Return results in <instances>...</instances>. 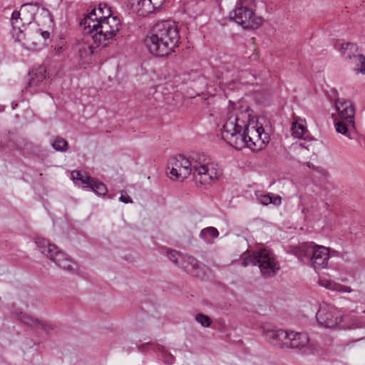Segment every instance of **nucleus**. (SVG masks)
I'll list each match as a JSON object with an SVG mask.
<instances>
[{
  "label": "nucleus",
  "mask_w": 365,
  "mask_h": 365,
  "mask_svg": "<svg viewBox=\"0 0 365 365\" xmlns=\"http://www.w3.org/2000/svg\"><path fill=\"white\" fill-rule=\"evenodd\" d=\"M250 114L249 109H233L228 111L222 128V138L237 148L239 137L246 123L250 120Z\"/></svg>",
  "instance_id": "f257e3e1"
},
{
  "label": "nucleus",
  "mask_w": 365,
  "mask_h": 365,
  "mask_svg": "<svg viewBox=\"0 0 365 365\" xmlns=\"http://www.w3.org/2000/svg\"><path fill=\"white\" fill-rule=\"evenodd\" d=\"M242 264L244 267L258 265L262 276L265 279L274 277L280 269L275 255L267 249L254 252L245 257Z\"/></svg>",
  "instance_id": "f03ea898"
},
{
  "label": "nucleus",
  "mask_w": 365,
  "mask_h": 365,
  "mask_svg": "<svg viewBox=\"0 0 365 365\" xmlns=\"http://www.w3.org/2000/svg\"><path fill=\"white\" fill-rule=\"evenodd\" d=\"M106 9L107 18L101 20L98 32L92 36L93 43L96 47L102 46L106 47L113 41L122 27L120 20L117 16L110 15V9L107 5H104Z\"/></svg>",
  "instance_id": "7ed1b4c3"
},
{
  "label": "nucleus",
  "mask_w": 365,
  "mask_h": 365,
  "mask_svg": "<svg viewBox=\"0 0 365 365\" xmlns=\"http://www.w3.org/2000/svg\"><path fill=\"white\" fill-rule=\"evenodd\" d=\"M264 131L262 126L255 125L254 118L250 114V120L246 123V125L239 137L238 147H247L252 150L262 149L261 133Z\"/></svg>",
  "instance_id": "20e7f679"
},
{
  "label": "nucleus",
  "mask_w": 365,
  "mask_h": 365,
  "mask_svg": "<svg viewBox=\"0 0 365 365\" xmlns=\"http://www.w3.org/2000/svg\"><path fill=\"white\" fill-rule=\"evenodd\" d=\"M263 335L266 340L283 341L288 340L289 341H299L300 342H309V338L305 331H296L294 330H283L277 329L271 325H264L262 327Z\"/></svg>",
  "instance_id": "39448f33"
},
{
  "label": "nucleus",
  "mask_w": 365,
  "mask_h": 365,
  "mask_svg": "<svg viewBox=\"0 0 365 365\" xmlns=\"http://www.w3.org/2000/svg\"><path fill=\"white\" fill-rule=\"evenodd\" d=\"M230 19L245 29H255L262 24V19L246 6H237L230 13Z\"/></svg>",
  "instance_id": "423d86ee"
},
{
  "label": "nucleus",
  "mask_w": 365,
  "mask_h": 365,
  "mask_svg": "<svg viewBox=\"0 0 365 365\" xmlns=\"http://www.w3.org/2000/svg\"><path fill=\"white\" fill-rule=\"evenodd\" d=\"M168 169L170 170V178L179 181H182L191 174L188 158L181 155L170 160Z\"/></svg>",
  "instance_id": "0eeeda50"
},
{
  "label": "nucleus",
  "mask_w": 365,
  "mask_h": 365,
  "mask_svg": "<svg viewBox=\"0 0 365 365\" xmlns=\"http://www.w3.org/2000/svg\"><path fill=\"white\" fill-rule=\"evenodd\" d=\"M153 28L155 33L162 36L164 41L169 43L174 48L178 46L180 35L174 21L167 20L158 22Z\"/></svg>",
  "instance_id": "6e6552de"
},
{
  "label": "nucleus",
  "mask_w": 365,
  "mask_h": 365,
  "mask_svg": "<svg viewBox=\"0 0 365 365\" xmlns=\"http://www.w3.org/2000/svg\"><path fill=\"white\" fill-rule=\"evenodd\" d=\"M145 45L150 53L157 56H166L175 49L169 43L164 41L162 36L155 32L154 28L145 38Z\"/></svg>",
  "instance_id": "1a4fd4ad"
},
{
  "label": "nucleus",
  "mask_w": 365,
  "mask_h": 365,
  "mask_svg": "<svg viewBox=\"0 0 365 365\" xmlns=\"http://www.w3.org/2000/svg\"><path fill=\"white\" fill-rule=\"evenodd\" d=\"M341 312L328 304L320 306L317 312L316 317L318 323L326 328H334L339 327Z\"/></svg>",
  "instance_id": "9d476101"
},
{
  "label": "nucleus",
  "mask_w": 365,
  "mask_h": 365,
  "mask_svg": "<svg viewBox=\"0 0 365 365\" xmlns=\"http://www.w3.org/2000/svg\"><path fill=\"white\" fill-rule=\"evenodd\" d=\"M71 179L76 184L82 185L86 187H90L98 195H104L108 191L105 184L99 182L93 178H91L86 173H82L80 171L74 170L71 172Z\"/></svg>",
  "instance_id": "9b49d317"
},
{
  "label": "nucleus",
  "mask_w": 365,
  "mask_h": 365,
  "mask_svg": "<svg viewBox=\"0 0 365 365\" xmlns=\"http://www.w3.org/2000/svg\"><path fill=\"white\" fill-rule=\"evenodd\" d=\"M128 2L139 16H146L161 9L165 0H128Z\"/></svg>",
  "instance_id": "f8f14e48"
},
{
  "label": "nucleus",
  "mask_w": 365,
  "mask_h": 365,
  "mask_svg": "<svg viewBox=\"0 0 365 365\" xmlns=\"http://www.w3.org/2000/svg\"><path fill=\"white\" fill-rule=\"evenodd\" d=\"M46 70L44 66H38L34 69L30 73V79L26 90L30 93H36L44 90L47 85Z\"/></svg>",
  "instance_id": "ddd939ff"
},
{
  "label": "nucleus",
  "mask_w": 365,
  "mask_h": 365,
  "mask_svg": "<svg viewBox=\"0 0 365 365\" xmlns=\"http://www.w3.org/2000/svg\"><path fill=\"white\" fill-rule=\"evenodd\" d=\"M222 175L221 170L217 164L213 163L207 165L205 169L199 171L193 177L196 183L200 185H210Z\"/></svg>",
  "instance_id": "4468645a"
},
{
  "label": "nucleus",
  "mask_w": 365,
  "mask_h": 365,
  "mask_svg": "<svg viewBox=\"0 0 365 365\" xmlns=\"http://www.w3.org/2000/svg\"><path fill=\"white\" fill-rule=\"evenodd\" d=\"M329 259V249L315 244L314 250L311 257L310 264L315 269H324L327 266Z\"/></svg>",
  "instance_id": "2eb2a0df"
},
{
  "label": "nucleus",
  "mask_w": 365,
  "mask_h": 365,
  "mask_svg": "<svg viewBox=\"0 0 365 365\" xmlns=\"http://www.w3.org/2000/svg\"><path fill=\"white\" fill-rule=\"evenodd\" d=\"M335 106L341 120H346L354 128L355 110L352 103L346 100L336 99Z\"/></svg>",
  "instance_id": "dca6fc26"
},
{
  "label": "nucleus",
  "mask_w": 365,
  "mask_h": 365,
  "mask_svg": "<svg viewBox=\"0 0 365 365\" xmlns=\"http://www.w3.org/2000/svg\"><path fill=\"white\" fill-rule=\"evenodd\" d=\"M95 12L96 10L92 9L80 21V25L83 30L84 34L91 35V37L96 32H98V27L101 22V21L98 19Z\"/></svg>",
  "instance_id": "f3484780"
},
{
  "label": "nucleus",
  "mask_w": 365,
  "mask_h": 365,
  "mask_svg": "<svg viewBox=\"0 0 365 365\" xmlns=\"http://www.w3.org/2000/svg\"><path fill=\"white\" fill-rule=\"evenodd\" d=\"M179 267L192 276L201 277L203 274L199 262L193 257L184 255L183 259L180 261Z\"/></svg>",
  "instance_id": "a211bd4d"
},
{
  "label": "nucleus",
  "mask_w": 365,
  "mask_h": 365,
  "mask_svg": "<svg viewBox=\"0 0 365 365\" xmlns=\"http://www.w3.org/2000/svg\"><path fill=\"white\" fill-rule=\"evenodd\" d=\"M190 163L191 173L193 177L201 170L212 163L210 158L204 153H192L188 158Z\"/></svg>",
  "instance_id": "6ab92c4d"
},
{
  "label": "nucleus",
  "mask_w": 365,
  "mask_h": 365,
  "mask_svg": "<svg viewBox=\"0 0 365 365\" xmlns=\"http://www.w3.org/2000/svg\"><path fill=\"white\" fill-rule=\"evenodd\" d=\"M21 13L19 11H14L11 14V25L12 26L11 34L12 36L15 38L16 41L21 42L23 41H26V43H29V40L26 39V35L24 34L26 29V27H23L21 22L20 21L21 19Z\"/></svg>",
  "instance_id": "aec40b11"
},
{
  "label": "nucleus",
  "mask_w": 365,
  "mask_h": 365,
  "mask_svg": "<svg viewBox=\"0 0 365 365\" xmlns=\"http://www.w3.org/2000/svg\"><path fill=\"white\" fill-rule=\"evenodd\" d=\"M16 318L23 324L33 328H41L47 332L48 331V330L52 329V327L51 324L46 323V322L40 321L38 319H35L33 317L28 315L25 313L21 312L19 314L17 315Z\"/></svg>",
  "instance_id": "412c9836"
},
{
  "label": "nucleus",
  "mask_w": 365,
  "mask_h": 365,
  "mask_svg": "<svg viewBox=\"0 0 365 365\" xmlns=\"http://www.w3.org/2000/svg\"><path fill=\"white\" fill-rule=\"evenodd\" d=\"M16 318L23 324L33 328H41L47 332L48 331V330L52 329V327L51 324L46 323V322L40 321L38 319H35L33 317L28 315L25 313L21 312L19 314L17 315Z\"/></svg>",
  "instance_id": "4be33fe9"
},
{
  "label": "nucleus",
  "mask_w": 365,
  "mask_h": 365,
  "mask_svg": "<svg viewBox=\"0 0 365 365\" xmlns=\"http://www.w3.org/2000/svg\"><path fill=\"white\" fill-rule=\"evenodd\" d=\"M340 323L339 324V327L340 329H355L361 327L363 326V323L360 322L354 314L351 313H349L346 314H342L341 313V317L339 318Z\"/></svg>",
  "instance_id": "5701e85b"
},
{
  "label": "nucleus",
  "mask_w": 365,
  "mask_h": 365,
  "mask_svg": "<svg viewBox=\"0 0 365 365\" xmlns=\"http://www.w3.org/2000/svg\"><path fill=\"white\" fill-rule=\"evenodd\" d=\"M282 349H297L299 353L305 355L315 354L317 352V344H280Z\"/></svg>",
  "instance_id": "b1692460"
},
{
  "label": "nucleus",
  "mask_w": 365,
  "mask_h": 365,
  "mask_svg": "<svg viewBox=\"0 0 365 365\" xmlns=\"http://www.w3.org/2000/svg\"><path fill=\"white\" fill-rule=\"evenodd\" d=\"M315 244L314 242H305L299 247L297 252V257L303 262H310L311 257L314 250Z\"/></svg>",
  "instance_id": "393cba45"
},
{
  "label": "nucleus",
  "mask_w": 365,
  "mask_h": 365,
  "mask_svg": "<svg viewBox=\"0 0 365 365\" xmlns=\"http://www.w3.org/2000/svg\"><path fill=\"white\" fill-rule=\"evenodd\" d=\"M292 135L296 138L306 139L308 135V130L305 125V122L297 118L292 124Z\"/></svg>",
  "instance_id": "a878e982"
},
{
  "label": "nucleus",
  "mask_w": 365,
  "mask_h": 365,
  "mask_svg": "<svg viewBox=\"0 0 365 365\" xmlns=\"http://www.w3.org/2000/svg\"><path fill=\"white\" fill-rule=\"evenodd\" d=\"M21 19L22 26L29 25L34 20L35 9L32 4H26L21 6Z\"/></svg>",
  "instance_id": "bb28decb"
},
{
  "label": "nucleus",
  "mask_w": 365,
  "mask_h": 365,
  "mask_svg": "<svg viewBox=\"0 0 365 365\" xmlns=\"http://www.w3.org/2000/svg\"><path fill=\"white\" fill-rule=\"evenodd\" d=\"M35 242L41 253L45 255L47 257L51 256V254L57 249L55 245L51 244L48 240L43 237H36Z\"/></svg>",
  "instance_id": "cd10ccee"
},
{
  "label": "nucleus",
  "mask_w": 365,
  "mask_h": 365,
  "mask_svg": "<svg viewBox=\"0 0 365 365\" xmlns=\"http://www.w3.org/2000/svg\"><path fill=\"white\" fill-rule=\"evenodd\" d=\"M340 51L344 59L349 61L353 58V56L358 53V47L355 43H342Z\"/></svg>",
  "instance_id": "c85d7f7f"
},
{
  "label": "nucleus",
  "mask_w": 365,
  "mask_h": 365,
  "mask_svg": "<svg viewBox=\"0 0 365 365\" xmlns=\"http://www.w3.org/2000/svg\"><path fill=\"white\" fill-rule=\"evenodd\" d=\"M347 62L354 66V69L356 72L365 73V56L364 55L357 53Z\"/></svg>",
  "instance_id": "c756f323"
},
{
  "label": "nucleus",
  "mask_w": 365,
  "mask_h": 365,
  "mask_svg": "<svg viewBox=\"0 0 365 365\" xmlns=\"http://www.w3.org/2000/svg\"><path fill=\"white\" fill-rule=\"evenodd\" d=\"M335 126L338 133L347 136L349 139L353 138L351 135V130H354L355 126L352 128L351 125H349V123L344 120H341V121L336 123Z\"/></svg>",
  "instance_id": "7c9ffc66"
},
{
  "label": "nucleus",
  "mask_w": 365,
  "mask_h": 365,
  "mask_svg": "<svg viewBox=\"0 0 365 365\" xmlns=\"http://www.w3.org/2000/svg\"><path fill=\"white\" fill-rule=\"evenodd\" d=\"M61 269L74 273L78 271V265L69 256L56 264Z\"/></svg>",
  "instance_id": "2f4dec72"
},
{
  "label": "nucleus",
  "mask_w": 365,
  "mask_h": 365,
  "mask_svg": "<svg viewBox=\"0 0 365 365\" xmlns=\"http://www.w3.org/2000/svg\"><path fill=\"white\" fill-rule=\"evenodd\" d=\"M218 235V230L213 227H209L203 229L200 234V237L207 242L217 237Z\"/></svg>",
  "instance_id": "473e14b6"
},
{
  "label": "nucleus",
  "mask_w": 365,
  "mask_h": 365,
  "mask_svg": "<svg viewBox=\"0 0 365 365\" xmlns=\"http://www.w3.org/2000/svg\"><path fill=\"white\" fill-rule=\"evenodd\" d=\"M53 148L59 152H66L68 149V142L60 136H56L51 141Z\"/></svg>",
  "instance_id": "72a5a7b5"
},
{
  "label": "nucleus",
  "mask_w": 365,
  "mask_h": 365,
  "mask_svg": "<svg viewBox=\"0 0 365 365\" xmlns=\"http://www.w3.org/2000/svg\"><path fill=\"white\" fill-rule=\"evenodd\" d=\"M158 351L161 353L162 359L165 363L171 364L175 361V357L172 354L168 351L163 344H158Z\"/></svg>",
  "instance_id": "f704fd0d"
},
{
  "label": "nucleus",
  "mask_w": 365,
  "mask_h": 365,
  "mask_svg": "<svg viewBox=\"0 0 365 365\" xmlns=\"http://www.w3.org/2000/svg\"><path fill=\"white\" fill-rule=\"evenodd\" d=\"M167 255L169 259L178 267L180 263V261L183 259L184 256V255L180 253L176 250H168L167 252Z\"/></svg>",
  "instance_id": "c9c22d12"
},
{
  "label": "nucleus",
  "mask_w": 365,
  "mask_h": 365,
  "mask_svg": "<svg viewBox=\"0 0 365 365\" xmlns=\"http://www.w3.org/2000/svg\"><path fill=\"white\" fill-rule=\"evenodd\" d=\"M68 256L65 252L58 250L57 248L55 251H53V252L51 254V256H48V258L55 262L56 264H57L59 263V262L63 261Z\"/></svg>",
  "instance_id": "e433bc0d"
},
{
  "label": "nucleus",
  "mask_w": 365,
  "mask_h": 365,
  "mask_svg": "<svg viewBox=\"0 0 365 365\" xmlns=\"http://www.w3.org/2000/svg\"><path fill=\"white\" fill-rule=\"evenodd\" d=\"M95 48L96 47H94L93 45L86 43L80 44L79 52L81 56H83V55H92L94 53Z\"/></svg>",
  "instance_id": "4c0bfd02"
},
{
  "label": "nucleus",
  "mask_w": 365,
  "mask_h": 365,
  "mask_svg": "<svg viewBox=\"0 0 365 365\" xmlns=\"http://www.w3.org/2000/svg\"><path fill=\"white\" fill-rule=\"evenodd\" d=\"M195 320L204 327H208L212 323L211 319L203 314H197L195 315Z\"/></svg>",
  "instance_id": "58836bf2"
},
{
  "label": "nucleus",
  "mask_w": 365,
  "mask_h": 365,
  "mask_svg": "<svg viewBox=\"0 0 365 365\" xmlns=\"http://www.w3.org/2000/svg\"><path fill=\"white\" fill-rule=\"evenodd\" d=\"M104 5L105 4H100L97 9H93L96 10L95 13L100 21L103 20V19L107 18L108 16V14H106V9L104 8Z\"/></svg>",
  "instance_id": "ea45409f"
},
{
  "label": "nucleus",
  "mask_w": 365,
  "mask_h": 365,
  "mask_svg": "<svg viewBox=\"0 0 365 365\" xmlns=\"http://www.w3.org/2000/svg\"><path fill=\"white\" fill-rule=\"evenodd\" d=\"M272 193H268L267 195H261L259 197V200L260 203H262L264 205H268L269 204L272 203Z\"/></svg>",
  "instance_id": "a19ab883"
},
{
  "label": "nucleus",
  "mask_w": 365,
  "mask_h": 365,
  "mask_svg": "<svg viewBox=\"0 0 365 365\" xmlns=\"http://www.w3.org/2000/svg\"><path fill=\"white\" fill-rule=\"evenodd\" d=\"M38 34L37 36V38H39L40 37L43 38L44 41L47 40L50 37V33L48 31H41L40 29L38 31Z\"/></svg>",
  "instance_id": "79ce46f5"
},
{
  "label": "nucleus",
  "mask_w": 365,
  "mask_h": 365,
  "mask_svg": "<svg viewBox=\"0 0 365 365\" xmlns=\"http://www.w3.org/2000/svg\"><path fill=\"white\" fill-rule=\"evenodd\" d=\"M271 198H272L271 204H274L275 205H279L282 202V197L279 195H274L272 194Z\"/></svg>",
  "instance_id": "37998d69"
},
{
  "label": "nucleus",
  "mask_w": 365,
  "mask_h": 365,
  "mask_svg": "<svg viewBox=\"0 0 365 365\" xmlns=\"http://www.w3.org/2000/svg\"><path fill=\"white\" fill-rule=\"evenodd\" d=\"M261 133V139H262V148L266 143L269 142V136L267 133H264V130L263 132H260Z\"/></svg>",
  "instance_id": "c03bdc74"
},
{
  "label": "nucleus",
  "mask_w": 365,
  "mask_h": 365,
  "mask_svg": "<svg viewBox=\"0 0 365 365\" xmlns=\"http://www.w3.org/2000/svg\"><path fill=\"white\" fill-rule=\"evenodd\" d=\"M120 200L122 202H124V203H131V202H133V200H132L131 197L129 195H123V194L120 197Z\"/></svg>",
  "instance_id": "a18cd8bd"
},
{
  "label": "nucleus",
  "mask_w": 365,
  "mask_h": 365,
  "mask_svg": "<svg viewBox=\"0 0 365 365\" xmlns=\"http://www.w3.org/2000/svg\"><path fill=\"white\" fill-rule=\"evenodd\" d=\"M344 291L349 292H351V289L349 287H346Z\"/></svg>",
  "instance_id": "49530a36"
},
{
  "label": "nucleus",
  "mask_w": 365,
  "mask_h": 365,
  "mask_svg": "<svg viewBox=\"0 0 365 365\" xmlns=\"http://www.w3.org/2000/svg\"><path fill=\"white\" fill-rule=\"evenodd\" d=\"M34 48H36V46L38 44V43L34 42Z\"/></svg>",
  "instance_id": "de8ad7c7"
},
{
  "label": "nucleus",
  "mask_w": 365,
  "mask_h": 365,
  "mask_svg": "<svg viewBox=\"0 0 365 365\" xmlns=\"http://www.w3.org/2000/svg\"><path fill=\"white\" fill-rule=\"evenodd\" d=\"M16 106H17V103H15V104L14 103H12L13 109L16 108Z\"/></svg>",
  "instance_id": "09e8293b"
},
{
  "label": "nucleus",
  "mask_w": 365,
  "mask_h": 365,
  "mask_svg": "<svg viewBox=\"0 0 365 365\" xmlns=\"http://www.w3.org/2000/svg\"><path fill=\"white\" fill-rule=\"evenodd\" d=\"M305 211H306V208H304V209L302 210V212L305 213Z\"/></svg>",
  "instance_id": "8fccbe9b"
},
{
  "label": "nucleus",
  "mask_w": 365,
  "mask_h": 365,
  "mask_svg": "<svg viewBox=\"0 0 365 365\" xmlns=\"http://www.w3.org/2000/svg\"><path fill=\"white\" fill-rule=\"evenodd\" d=\"M363 312L365 313V310Z\"/></svg>",
  "instance_id": "3c124183"
}]
</instances>
